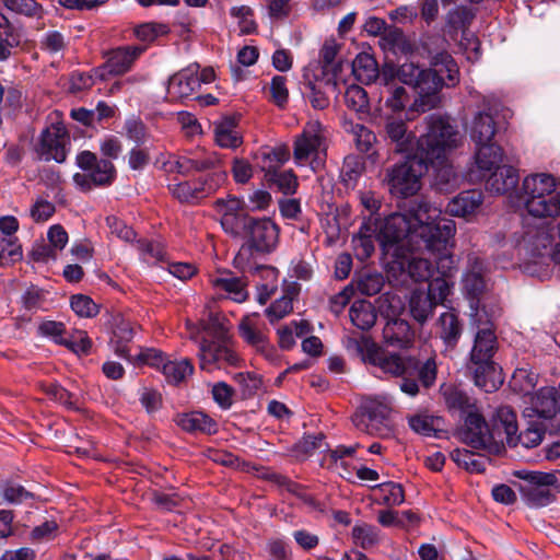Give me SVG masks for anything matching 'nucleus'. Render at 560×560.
I'll list each match as a JSON object with an SVG mask.
<instances>
[{
    "label": "nucleus",
    "mask_w": 560,
    "mask_h": 560,
    "mask_svg": "<svg viewBox=\"0 0 560 560\" xmlns=\"http://www.w3.org/2000/svg\"><path fill=\"white\" fill-rule=\"evenodd\" d=\"M528 404L525 417L547 424H557L556 416L560 411V397L556 387H541L528 397Z\"/></svg>",
    "instance_id": "a211bd4d"
},
{
    "label": "nucleus",
    "mask_w": 560,
    "mask_h": 560,
    "mask_svg": "<svg viewBox=\"0 0 560 560\" xmlns=\"http://www.w3.org/2000/svg\"><path fill=\"white\" fill-rule=\"evenodd\" d=\"M170 27L164 23L147 22L133 28V35L141 42L151 43L160 36L166 35Z\"/></svg>",
    "instance_id": "6e6d98bb"
},
{
    "label": "nucleus",
    "mask_w": 560,
    "mask_h": 560,
    "mask_svg": "<svg viewBox=\"0 0 560 560\" xmlns=\"http://www.w3.org/2000/svg\"><path fill=\"white\" fill-rule=\"evenodd\" d=\"M463 325L454 311L442 313L436 322V335L446 349H454L462 336Z\"/></svg>",
    "instance_id": "c756f323"
},
{
    "label": "nucleus",
    "mask_w": 560,
    "mask_h": 560,
    "mask_svg": "<svg viewBox=\"0 0 560 560\" xmlns=\"http://www.w3.org/2000/svg\"><path fill=\"white\" fill-rule=\"evenodd\" d=\"M378 224L372 218L364 219L359 232L352 237V246L355 257L364 261L373 254L375 242H380Z\"/></svg>",
    "instance_id": "a878e982"
},
{
    "label": "nucleus",
    "mask_w": 560,
    "mask_h": 560,
    "mask_svg": "<svg viewBox=\"0 0 560 560\" xmlns=\"http://www.w3.org/2000/svg\"><path fill=\"white\" fill-rule=\"evenodd\" d=\"M225 179V172H214L196 180L168 184V190L180 202L194 203L215 192Z\"/></svg>",
    "instance_id": "dca6fc26"
},
{
    "label": "nucleus",
    "mask_w": 560,
    "mask_h": 560,
    "mask_svg": "<svg viewBox=\"0 0 560 560\" xmlns=\"http://www.w3.org/2000/svg\"><path fill=\"white\" fill-rule=\"evenodd\" d=\"M385 97L383 106V117L385 114L393 115L395 117H406V120L413 119V113H408L407 105L409 103V94L402 86H390L389 90L382 91Z\"/></svg>",
    "instance_id": "cd10ccee"
},
{
    "label": "nucleus",
    "mask_w": 560,
    "mask_h": 560,
    "mask_svg": "<svg viewBox=\"0 0 560 560\" xmlns=\"http://www.w3.org/2000/svg\"><path fill=\"white\" fill-rule=\"evenodd\" d=\"M3 5L11 12L27 18H40L43 9L35 0H3Z\"/></svg>",
    "instance_id": "4d7b16f0"
},
{
    "label": "nucleus",
    "mask_w": 560,
    "mask_h": 560,
    "mask_svg": "<svg viewBox=\"0 0 560 560\" xmlns=\"http://www.w3.org/2000/svg\"><path fill=\"white\" fill-rule=\"evenodd\" d=\"M289 158V149L282 145L260 149L255 155L257 165L265 173L267 178L278 172Z\"/></svg>",
    "instance_id": "c9c22d12"
},
{
    "label": "nucleus",
    "mask_w": 560,
    "mask_h": 560,
    "mask_svg": "<svg viewBox=\"0 0 560 560\" xmlns=\"http://www.w3.org/2000/svg\"><path fill=\"white\" fill-rule=\"evenodd\" d=\"M514 475L524 481L518 489L527 505L542 508L555 500L550 487L557 483L556 475L530 470H518Z\"/></svg>",
    "instance_id": "ddd939ff"
},
{
    "label": "nucleus",
    "mask_w": 560,
    "mask_h": 560,
    "mask_svg": "<svg viewBox=\"0 0 560 560\" xmlns=\"http://www.w3.org/2000/svg\"><path fill=\"white\" fill-rule=\"evenodd\" d=\"M364 170L358 156L349 155L345 159L340 170L341 182L348 188H354Z\"/></svg>",
    "instance_id": "603ef678"
},
{
    "label": "nucleus",
    "mask_w": 560,
    "mask_h": 560,
    "mask_svg": "<svg viewBox=\"0 0 560 560\" xmlns=\"http://www.w3.org/2000/svg\"><path fill=\"white\" fill-rule=\"evenodd\" d=\"M145 50L144 46H124L110 50L106 62L96 70L101 78L105 74H122L130 70L132 63Z\"/></svg>",
    "instance_id": "393cba45"
},
{
    "label": "nucleus",
    "mask_w": 560,
    "mask_h": 560,
    "mask_svg": "<svg viewBox=\"0 0 560 560\" xmlns=\"http://www.w3.org/2000/svg\"><path fill=\"white\" fill-rule=\"evenodd\" d=\"M427 131L419 137V149L423 161L434 170V185L441 191H448L458 185V176L450 162V153L460 140L456 126L447 117L432 114L424 119Z\"/></svg>",
    "instance_id": "7ed1b4c3"
},
{
    "label": "nucleus",
    "mask_w": 560,
    "mask_h": 560,
    "mask_svg": "<svg viewBox=\"0 0 560 560\" xmlns=\"http://www.w3.org/2000/svg\"><path fill=\"white\" fill-rule=\"evenodd\" d=\"M413 337L415 334L405 319L388 320L383 328L384 341L392 347L408 348L411 346Z\"/></svg>",
    "instance_id": "473e14b6"
},
{
    "label": "nucleus",
    "mask_w": 560,
    "mask_h": 560,
    "mask_svg": "<svg viewBox=\"0 0 560 560\" xmlns=\"http://www.w3.org/2000/svg\"><path fill=\"white\" fill-rule=\"evenodd\" d=\"M393 410V397L387 394L364 397L352 416L353 425L361 432L382 435L388 430L387 420Z\"/></svg>",
    "instance_id": "9d476101"
},
{
    "label": "nucleus",
    "mask_w": 560,
    "mask_h": 560,
    "mask_svg": "<svg viewBox=\"0 0 560 560\" xmlns=\"http://www.w3.org/2000/svg\"><path fill=\"white\" fill-rule=\"evenodd\" d=\"M460 430L462 440L476 450L498 451L503 445L502 423L499 420V408L492 419V428L488 425L479 408L465 417Z\"/></svg>",
    "instance_id": "1a4fd4ad"
},
{
    "label": "nucleus",
    "mask_w": 560,
    "mask_h": 560,
    "mask_svg": "<svg viewBox=\"0 0 560 560\" xmlns=\"http://www.w3.org/2000/svg\"><path fill=\"white\" fill-rule=\"evenodd\" d=\"M427 173L421 150L406 156V160L396 164L388 173V185L392 195L407 198L416 195L421 188V178Z\"/></svg>",
    "instance_id": "f8f14e48"
},
{
    "label": "nucleus",
    "mask_w": 560,
    "mask_h": 560,
    "mask_svg": "<svg viewBox=\"0 0 560 560\" xmlns=\"http://www.w3.org/2000/svg\"><path fill=\"white\" fill-rule=\"evenodd\" d=\"M553 240L547 230L540 229L535 232L534 235L528 236V244L530 245V250L534 256L545 257V253L547 254V259L552 262V271L558 269L557 272L560 275V248H557L550 254L549 250L552 248Z\"/></svg>",
    "instance_id": "f704fd0d"
},
{
    "label": "nucleus",
    "mask_w": 560,
    "mask_h": 560,
    "mask_svg": "<svg viewBox=\"0 0 560 560\" xmlns=\"http://www.w3.org/2000/svg\"><path fill=\"white\" fill-rule=\"evenodd\" d=\"M199 88V66L190 65L168 79L166 97L172 102L182 101L191 96Z\"/></svg>",
    "instance_id": "4be33fe9"
},
{
    "label": "nucleus",
    "mask_w": 560,
    "mask_h": 560,
    "mask_svg": "<svg viewBox=\"0 0 560 560\" xmlns=\"http://www.w3.org/2000/svg\"><path fill=\"white\" fill-rule=\"evenodd\" d=\"M347 348L353 349L364 363L378 369L383 374L399 378V389L409 397L420 394V388L432 387L436 381L438 365L435 359L420 362L416 357L383 349L370 338H350Z\"/></svg>",
    "instance_id": "f03ea898"
},
{
    "label": "nucleus",
    "mask_w": 560,
    "mask_h": 560,
    "mask_svg": "<svg viewBox=\"0 0 560 560\" xmlns=\"http://www.w3.org/2000/svg\"><path fill=\"white\" fill-rule=\"evenodd\" d=\"M346 105L355 113H365L369 108L366 91L359 85H349L345 92Z\"/></svg>",
    "instance_id": "864d4df0"
},
{
    "label": "nucleus",
    "mask_w": 560,
    "mask_h": 560,
    "mask_svg": "<svg viewBox=\"0 0 560 560\" xmlns=\"http://www.w3.org/2000/svg\"><path fill=\"white\" fill-rule=\"evenodd\" d=\"M499 420L502 423L503 444L505 443L510 447L522 445L525 448H533L541 443L546 431L557 433L556 424H547L532 419L528 428L517 434L516 413L508 406L499 408Z\"/></svg>",
    "instance_id": "9b49d317"
},
{
    "label": "nucleus",
    "mask_w": 560,
    "mask_h": 560,
    "mask_svg": "<svg viewBox=\"0 0 560 560\" xmlns=\"http://www.w3.org/2000/svg\"><path fill=\"white\" fill-rule=\"evenodd\" d=\"M435 69H425L413 86L418 97L409 106L408 113H425L440 103V91L444 85L458 82V67L451 55L443 52L434 58Z\"/></svg>",
    "instance_id": "423d86ee"
},
{
    "label": "nucleus",
    "mask_w": 560,
    "mask_h": 560,
    "mask_svg": "<svg viewBox=\"0 0 560 560\" xmlns=\"http://www.w3.org/2000/svg\"><path fill=\"white\" fill-rule=\"evenodd\" d=\"M327 150V131L317 120L305 124L293 141V159L298 166L316 171L322 166Z\"/></svg>",
    "instance_id": "6e6552de"
},
{
    "label": "nucleus",
    "mask_w": 560,
    "mask_h": 560,
    "mask_svg": "<svg viewBox=\"0 0 560 560\" xmlns=\"http://www.w3.org/2000/svg\"><path fill=\"white\" fill-rule=\"evenodd\" d=\"M218 163V154L203 149L186 155L161 154L155 160V166L164 173H177L180 175L211 170L214 168Z\"/></svg>",
    "instance_id": "4468645a"
},
{
    "label": "nucleus",
    "mask_w": 560,
    "mask_h": 560,
    "mask_svg": "<svg viewBox=\"0 0 560 560\" xmlns=\"http://www.w3.org/2000/svg\"><path fill=\"white\" fill-rule=\"evenodd\" d=\"M498 311L470 313V326L476 329L472 348L469 353V370L474 373L475 385L487 393L493 392L502 383L493 355L498 350L492 318Z\"/></svg>",
    "instance_id": "20e7f679"
},
{
    "label": "nucleus",
    "mask_w": 560,
    "mask_h": 560,
    "mask_svg": "<svg viewBox=\"0 0 560 560\" xmlns=\"http://www.w3.org/2000/svg\"><path fill=\"white\" fill-rule=\"evenodd\" d=\"M210 283L220 298L230 299L236 303L245 302L248 296L247 281L236 277L230 270H224L210 277Z\"/></svg>",
    "instance_id": "b1692460"
},
{
    "label": "nucleus",
    "mask_w": 560,
    "mask_h": 560,
    "mask_svg": "<svg viewBox=\"0 0 560 560\" xmlns=\"http://www.w3.org/2000/svg\"><path fill=\"white\" fill-rule=\"evenodd\" d=\"M20 45V35L10 26L0 31V61H5L11 56L13 48Z\"/></svg>",
    "instance_id": "0e129e2a"
},
{
    "label": "nucleus",
    "mask_w": 560,
    "mask_h": 560,
    "mask_svg": "<svg viewBox=\"0 0 560 560\" xmlns=\"http://www.w3.org/2000/svg\"><path fill=\"white\" fill-rule=\"evenodd\" d=\"M133 338L131 323L125 319L116 322L110 337V346L120 358L131 360L129 342Z\"/></svg>",
    "instance_id": "ea45409f"
},
{
    "label": "nucleus",
    "mask_w": 560,
    "mask_h": 560,
    "mask_svg": "<svg viewBox=\"0 0 560 560\" xmlns=\"http://www.w3.org/2000/svg\"><path fill=\"white\" fill-rule=\"evenodd\" d=\"M419 253L411 256L408 261V272L410 277L416 281H427L436 272V259L432 252L424 248L423 244L421 248H417Z\"/></svg>",
    "instance_id": "7c9ffc66"
},
{
    "label": "nucleus",
    "mask_w": 560,
    "mask_h": 560,
    "mask_svg": "<svg viewBox=\"0 0 560 560\" xmlns=\"http://www.w3.org/2000/svg\"><path fill=\"white\" fill-rule=\"evenodd\" d=\"M482 202L483 194L480 190H464L450 200L446 211L453 217L468 219L477 213Z\"/></svg>",
    "instance_id": "bb28decb"
},
{
    "label": "nucleus",
    "mask_w": 560,
    "mask_h": 560,
    "mask_svg": "<svg viewBox=\"0 0 560 560\" xmlns=\"http://www.w3.org/2000/svg\"><path fill=\"white\" fill-rule=\"evenodd\" d=\"M22 258V248L16 237H0V265H9Z\"/></svg>",
    "instance_id": "13d9d810"
},
{
    "label": "nucleus",
    "mask_w": 560,
    "mask_h": 560,
    "mask_svg": "<svg viewBox=\"0 0 560 560\" xmlns=\"http://www.w3.org/2000/svg\"><path fill=\"white\" fill-rule=\"evenodd\" d=\"M56 208L55 205L43 198H37L30 208V217L36 223L46 222L52 217Z\"/></svg>",
    "instance_id": "338daca9"
},
{
    "label": "nucleus",
    "mask_w": 560,
    "mask_h": 560,
    "mask_svg": "<svg viewBox=\"0 0 560 560\" xmlns=\"http://www.w3.org/2000/svg\"><path fill=\"white\" fill-rule=\"evenodd\" d=\"M215 211L221 215V225L223 230L237 236L243 233L248 215L243 210V201L236 197L218 199L214 202Z\"/></svg>",
    "instance_id": "5701e85b"
},
{
    "label": "nucleus",
    "mask_w": 560,
    "mask_h": 560,
    "mask_svg": "<svg viewBox=\"0 0 560 560\" xmlns=\"http://www.w3.org/2000/svg\"><path fill=\"white\" fill-rule=\"evenodd\" d=\"M380 243L386 246L399 245L401 248H421L439 253L438 268L448 273L454 268L453 237L456 224L452 219L443 218L442 210L421 200L409 213L395 212L377 220Z\"/></svg>",
    "instance_id": "f257e3e1"
},
{
    "label": "nucleus",
    "mask_w": 560,
    "mask_h": 560,
    "mask_svg": "<svg viewBox=\"0 0 560 560\" xmlns=\"http://www.w3.org/2000/svg\"><path fill=\"white\" fill-rule=\"evenodd\" d=\"M385 132L390 142L395 145V151L401 154L413 155L418 153L419 138L407 130L406 117H395L385 114Z\"/></svg>",
    "instance_id": "412c9836"
},
{
    "label": "nucleus",
    "mask_w": 560,
    "mask_h": 560,
    "mask_svg": "<svg viewBox=\"0 0 560 560\" xmlns=\"http://www.w3.org/2000/svg\"><path fill=\"white\" fill-rule=\"evenodd\" d=\"M126 137L136 143V147L147 143L149 135L145 126L140 119L131 117L125 122Z\"/></svg>",
    "instance_id": "680f3d73"
},
{
    "label": "nucleus",
    "mask_w": 560,
    "mask_h": 560,
    "mask_svg": "<svg viewBox=\"0 0 560 560\" xmlns=\"http://www.w3.org/2000/svg\"><path fill=\"white\" fill-rule=\"evenodd\" d=\"M440 390L447 409L462 418L478 408L476 400L456 386L443 384Z\"/></svg>",
    "instance_id": "c85d7f7f"
},
{
    "label": "nucleus",
    "mask_w": 560,
    "mask_h": 560,
    "mask_svg": "<svg viewBox=\"0 0 560 560\" xmlns=\"http://www.w3.org/2000/svg\"><path fill=\"white\" fill-rule=\"evenodd\" d=\"M161 371L168 383L178 384L192 374L194 366L188 359H167Z\"/></svg>",
    "instance_id": "de8ad7c7"
},
{
    "label": "nucleus",
    "mask_w": 560,
    "mask_h": 560,
    "mask_svg": "<svg viewBox=\"0 0 560 560\" xmlns=\"http://www.w3.org/2000/svg\"><path fill=\"white\" fill-rule=\"evenodd\" d=\"M176 423L189 433L213 434L217 432V422L201 411H191L178 415Z\"/></svg>",
    "instance_id": "e433bc0d"
},
{
    "label": "nucleus",
    "mask_w": 560,
    "mask_h": 560,
    "mask_svg": "<svg viewBox=\"0 0 560 560\" xmlns=\"http://www.w3.org/2000/svg\"><path fill=\"white\" fill-rule=\"evenodd\" d=\"M248 240L241 246L234 257V266L243 271L258 269L255 262L256 254L271 253L279 238V229L269 218H247L243 229Z\"/></svg>",
    "instance_id": "0eeeda50"
},
{
    "label": "nucleus",
    "mask_w": 560,
    "mask_h": 560,
    "mask_svg": "<svg viewBox=\"0 0 560 560\" xmlns=\"http://www.w3.org/2000/svg\"><path fill=\"white\" fill-rule=\"evenodd\" d=\"M345 129L353 136L359 151L370 153L376 142L375 133L361 124L345 122Z\"/></svg>",
    "instance_id": "8fccbe9b"
},
{
    "label": "nucleus",
    "mask_w": 560,
    "mask_h": 560,
    "mask_svg": "<svg viewBox=\"0 0 560 560\" xmlns=\"http://www.w3.org/2000/svg\"><path fill=\"white\" fill-rule=\"evenodd\" d=\"M77 164L81 170L88 172L86 174L77 173L73 176L74 183L84 189H91L92 185H109L115 179L116 170L114 164L108 160H98L90 151L79 153Z\"/></svg>",
    "instance_id": "2eb2a0df"
},
{
    "label": "nucleus",
    "mask_w": 560,
    "mask_h": 560,
    "mask_svg": "<svg viewBox=\"0 0 560 560\" xmlns=\"http://www.w3.org/2000/svg\"><path fill=\"white\" fill-rule=\"evenodd\" d=\"M269 93L271 102L278 107L283 108L289 98L287 78L283 75H275L269 85Z\"/></svg>",
    "instance_id": "052dcab7"
},
{
    "label": "nucleus",
    "mask_w": 560,
    "mask_h": 560,
    "mask_svg": "<svg viewBox=\"0 0 560 560\" xmlns=\"http://www.w3.org/2000/svg\"><path fill=\"white\" fill-rule=\"evenodd\" d=\"M502 160L503 151L495 142L476 145L475 161L477 167L485 173L483 176L499 167Z\"/></svg>",
    "instance_id": "58836bf2"
},
{
    "label": "nucleus",
    "mask_w": 560,
    "mask_h": 560,
    "mask_svg": "<svg viewBox=\"0 0 560 560\" xmlns=\"http://www.w3.org/2000/svg\"><path fill=\"white\" fill-rule=\"evenodd\" d=\"M353 542L363 549L371 548L381 539L380 529L368 523H358L352 528Z\"/></svg>",
    "instance_id": "3c124183"
},
{
    "label": "nucleus",
    "mask_w": 560,
    "mask_h": 560,
    "mask_svg": "<svg viewBox=\"0 0 560 560\" xmlns=\"http://www.w3.org/2000/svg\"><path fill=\"white\" fill-rule=\"evenodd\" d=\"M106 225L112 235L125 242H132L136 237L135 231L115 215L106 217Z\"/></svg>",
    "instance_id": "774afa93"
},
{
    "label": "nucleus",
    "mask_w": 560,
    "mask_h": 560,
    "mask_svg": "<svg viewBox=\"0 0 560 560\" xmlns=\"http://www.w3.org/2000/svg\"><path fill=\"white\" fill-rule=\"evenodd\" d=\"M537 381L538 375L529 368H518L512 375L510 386L514 392L529 397L534 394L532 392L535 388Z\"/></svg>",
    "instance_id": "09e8293b"
},
{
    "label": "nucleus",
    "mask_w": 560,
    "mask_h": 560,
    "mask_svg": "<svg viewBox=\"0 0 560 560\" xmlns=\"http://www.w3.org/2000/svg\"><path fill=\"white\" fill-rule=\"evenodd\" d=\"M352 73L361 83L370 84L378 77L377 62L372 55L360 52L352 62Z\"/></svg>",
    "instance_id": "a19ab883"
},
{
    "label": "nucleus",
    "mask_w": 560,
    "mask_h": 560,
    "mask_svg": "<svg viewBox=\"0 0 560 560\" xmlns=\"http://www.w3.org/2000/svg\"><path fill=\"white\" fill-rule=\"evenodd\" d=\"M487 267L482 259L469 256L466 269L462 277V289L469 300L470 313L487 311L481 305V295L487 290Z\"/></svg>",
    "instance_id": "f3484780"
},
{
    "label": "nucleus",
    "mask_w": 560,
    "mask_h": 560,
    "mask_svg": "<svg viewBox=\"0 0 560 560\" xmlns=\"http://www.w3.org/2000/svg\"><path fill=\"white\" fill-rule=\"evenodd\" d=\"M436 304L422 290H415L409 300L410 314L419 324L425 323L433 314Z\"/></svg>",
    "instance_id": "79ce46f5"
},
{
    "label": "nucleus",
    "mask_w": 560,
    "mask_h": 560,
    "mask_svg": "<svg viewBox=\"0 0 560 560\" xmlns=\"http://www.w3.org/2000/svg\"><path fill=\"white\" fill-rule=\"evenodd\" d=\"M349 316L354 326L361 330L370 329L376 322V313L368 301H355L349 311Z\"/></svg>",
    "instance_id": "49530a36"
},
{
    "label": "nucleus",
    "mask_w": 560,
    "mask_h": 560,
    "mask_svg": "<svg viewBox=\"0 0 560 560\" xmlns=\"http://www.w3.org/2000/svg\"><path fill=\"white\" fill-rule=\"evenodd\" d=\"M136 246L141 259L147 264H156L164 259L165 250L159 242L139 240Z\"/></svg>",
    "instance_id": "5fc2aeb1"
},
{
    "label": "nucleus",
    "mask_w": 560,
    "mask_h": 560,
    "mask_svg": "<svg viewBox=\"0 0 560 560\" xmlns=\"http://www.w3.org/2000/svg\"><path fill=\"white\" fill-rule=\"evenodd\" d=\"M38 331L42 336L50 338L58 345L63 346L67 342L65 337L66 328L60 322L45 320L39 324Z\"/></svg>",
    "instance_id": "69168bd1"
},
{
    "label": "nucleus",
    "mask_w": 560,
    "mask_h": 560,
    "mask_svg": "<svg viewBox=\"0 0 560 560\" xmlns=\"http://www.w3.org/2000/svg\"><path fill=\"white\" fill-rule=\"evenodd\" d=\"M374 500L377 504L386 506L400 505L405 500L402 487L396 482H383L374 486Z\"/></svg>",
    "instance_id": "a18cd8bd"
},
{
    "label": "nucleus",
    "mask_w": 560,
    "mask_h": 560,
    "mask_svg": "<svg viewBox=\"0 0 560 560\" xmlns=\"http://www.w3.org/2000/svg\"><path fill=\"white\" fill-rule=\"evenodd\" d=\"M350 285H352L353 291L358 290L362 295L371 296L382 290L384 278L378 272L364 270L354 276Z\"/></svg>",
    "instance_id": "c03bdc74"
},
{
    "label": "nucleus",
    "mask_w": 560,
    "mask_h": 560,
    "mask_svg": "<svg viewBox=\"0 0 560 560\" xmlns=\"http://www.w3.org/2000/svg\"><path fill=\"white\" fill-rule=\"evenodd\" d=\"M200 368L202 370H211L213 365L221 362L234 364L236 355L226 347L217 346L214 343L202 342L199 350Z\"/></svg>",
    "instance_id": "4c0bfd02"
},
{
    "label": "nucleus",
    "mask_w": 560,
    "mask_h": 560,
    "mask_svg": "<svg viewBox=\"0 0 560 560\" xmlns=\"http://www.w3.org/2000/svg\"><path fill=\"white\" fill-rule=\"evenodd\" d=\"M517 183V170L513 166L503 165L494 168L492 172H489L486 188L493 194L503 195L513 190Z\"/></svg>",
    "instance_id": "2f4dec72"
},
{
    "label": "nucleus",
    "mask_w": 560,
    "mask_h": 560,
    "mask_svg": "<svg viewBox=\"0 0 560 560\" xmlns=\"http://www.w3.org/2000/svg\"><path fill=\"white\" fill-rule=\"evenodd\" d=\"M560 180L549 173H533L524 177L517 205L535 218L560 214Z\"/></svg>",
    "instance_id": "39448f33"
},
{
    "label": "nucleus",
    "mask_w": 560,
    "mask_h": 560,
    "mask_svg": "<svg viewBox=\"0 0 560 560\" xmlns=\"http://www.w3.org/2000/svg\"><path fill=\"white\" fill-rule=\"evenodd\" d=\"M267 179L284 195H293L298 188V178L291 170L278 171Z\"/></svg>",
    "instance_id": "bf43d9fd"
},
{
    "label": "nucleus",
    "mask_w": 560,
    "mask_h": 560,
    "mask_svg": "<svg viewBox=\"0 0 560 560\" xmlns=\"http://www.w3.org/2000/svg\"><path fill=\"white\" fill-rule=\"evenodd\" d=\"M435 259L439 258V253L431 250ZM456 270V261L454 260V268L448 273H442L436 267V273L439 277L434 278L428 285V291L425 292L430 295L431 300L439 305L443 304L446 298L451 294L452 284L448 282L447 278L452 277L454 271Z\"/></svg>",
    "instance_id": "37998d69"
},
{
    "label": "nucleus",
    "mask_w": 560,
    "mask_h": 560,
    "mask_svg": "<svg viewBox=\"0 0 560 560\" xmlns=\"http://www.w3.org/2000/svg\"><path fill=\"white\" fill-rule=\"evenodd\" d=\"M68 135L62 124H51L40 135L37 153L45 161L61 163L66 160Z\"/></svg>",
    "instance_id": "aec40b11"
},
{
    "label": "nucleus",
    "mask_w": 560,
    "mask_h": 560,
    "mask_svg": "<svg viewBox=\"0 0 560 560\" xmlns=\"http://www.w3.org/2000/svg\"><path fill=\"white\" fill-rule=\"evenodd\" d=\"M500 107L498 102L485 101L482 109L475 114L469 126V137L475 145L493 143Z\"/></svg>",
    "instance_id": "6ab92c4d"
},
{
    "label": "nucleus",
    "mask_w": 560,
    "mask_h": 560,
    "mask_svg": "<svg viewBox=\"0 0 560 560\" xmlns=\"http://www.w3.org/2000/svg\"><path fill=\"white\" fill-rule=\"evenodd\" d=\"M230 13L237 19L242 33L249 34L256 30V23L253 19V10L247 5L232 7Z\"/></svg>",
    "instance_id": "e2e57ef3"
},
{
    "label": "nucleus",
    "mask_w": 560,
    "mask_h": 560,
    "mask_svg": "<svg viewBox=\"0 0 560 560\" xmlns=\"http://www.w3.org/2000/svg\"><path fill=\"white\" fill-rule=\"evenodd\" d=\"M214 141L220 148L236 149L243 143L235 118L224 117L213 125Z\"/></svg>",
    "instance_id": "72a5a7b5"
}]
</instances>
